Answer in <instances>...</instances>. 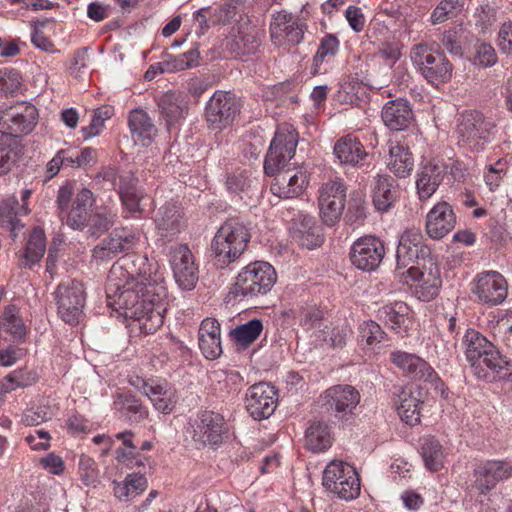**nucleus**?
I'll list each match as a JSON object with an SVG mask.
<instances>
[{"instance_id":"1","label":"nucleus","mask_w":512,"mask_h":512,"mask_svg":"<svg viewBox=\"0 0 512 512\" xmlns=\"http://www.w3.org/2000/svg\"><path fill=\"white\" fill-rule=\"evenodd\" d=\"M156 264L147 256L127 254L108 273L106 294L109 305L125 318L142 321L154 332L164 323L167 289Z\"/></svg>"},{"instance_id":"2","label":"nucleus","mask_w":512,"mask_h":512,"mask_svg":"<svg viewBox=\"0 0 512 512\" xmlns=\"http://www.w3.org/2000/svg\"><path fill=\"white\" fill-rule=\"evenodd\" d=\"M461 345L471 371L478 379L492 382L509 374L507 358L479 331L468 328Z\"/></svg>"},{"instance_id":"3","label":"nucleus","mask_w":512,"mask_h":512,"mask_svg":"<svg viewBox=\"0 0 512 512\" xmlns=\"http://www.w3.org/2000/svg\"><path fill=\"white\" fill-rule=\"evenodd\" d=\"M251 239L249 228L238 218L227 219L217 230L210 244L211 260L218 269L236 262Z\"/></svg>"},{"instance_id":"4","label":"nucleus","mask_w":512,"mask_h":512,"mask_svg":"<svg viewBox=\"0 0 512 512\" xmlns=\"http://www.w3.org/2000/svg\"><path fill=\"white\" fill-rule=\"evenodd\" d=\"M72 186L69 184L59 188L57 207L59 217L74 230H82L89 222L92 206L95 202L93 193L87 188L81 189L74 198Z\"/></svg>"},{"instance_id":"5","label":"nucleus","mask_w":512,"mask_h":512,"mask_svg":"<svg viewBox=\"0 0 512 512\" xmlns=\"http://www.w3.org/2000/svg\"><path fill=\"white\" fill-rule=\"evenodd\" d=\"M275 269L268 262L256 261L243 267L231 289L235 297L252 299L267 294L276 283Z\"/></svg>"},{"instance_id":"6","label":"nucleus","mask_w":512,"mask_h":512,"mask_svg":"<svg viewBox=\"0 0 512 512\" xmlns=\"http://www.w3.org/2000/svg\"><path fill=\"white\" fill-rule=\"evenodd\" d=\"M322 485L333 496L352 501L360 496V478L353 466L340 461H331L323 471Z\"/></svg>"},{"instance_id":"7","label":"nucleus","mask_w":512,"mask_h":512,"mask_svg":"<svg viewBox=\"0 0 512 512\" xmlns=\"http://www.w3.org/2000/svg\"><path fill=\"white\" fill-rule=\"evenodd\" d=\"M410 58L420 74L434 86L447 83L452 77L453 67L444 53L433 50L427 44L414 45Z\"/></svg>"},{"instance_id":"8","label":"nucleus","mask_w":512,"mask_h":512,"mask_svg":"<svg viewBox=\"0 0 512 512\" xmlns=\"http://www.w3.org/2000/svg\"><path fill=\"white\" fill-rule=\"evenodd\" d=\"M37 108L26 102L0 111V141L17 145V139L33 131L37 124Z\"/></svg>"},{"instance_id":"9","label":"nucleus","mask_w":512,"mask_h":512,"mask_svg":"<svg viewBox=\"0 0 512 512\" xmlns=\"http://www.w3.org/2000/svg\"><path fill=\"white\" fill-rule=\"evenodd\" d=\"M298 144V133L289 124L278 126L264 160V172L268 176L285 171L294 157Z\"/></svg>"},{"instance_id":"10","label":"nucleus","mask_w":512,"mask_h":512,"mask_svg":"<svg viewBox=\"0 0 512 512\" xmlns=\"http://www.w3.org/2000/svg\"><path fill=\"white\" fill-rule=\"evenodd\" d=\"M493 127V123L482 113L477 111L465 113L457 126L458 143L470 151H482L491 140Z\"/></svg>"},{"instance_id":"11","label":"nucleus","mask_w":512,"mask_h":512,"mask_svg":"<svg viewBox=\"0 0 512 512\" xmlns=\"http://www.w3.org/2000/svg\"><path fill=\"white\" fill-rule=\"evenodd\" d=\"M54 294L59 317L68 324L79 323L86 303L83 283L77 280L61 282Z\"/></svg>"},{"instance_id":"12","label":"nucleus","mask_w":512,"mask_h":512,"mask_svg":"<svg viewBox=\"0 0 512 512\" xmlns=\"http://www.w3.org/2000/svg\"><path fill=\"white\" fill-rule=\"evenodd\" d=\"M412 281L415 296L422 301H431L439 293L442 285L440 270L432 257L423 258L422 263L411 265L407 270Z\"/></svg>"},{"instance_id":"13","label":"nucleus","mask_w":512,"mask_h":512,"mask_svg":"<svg viewBox=\"0 0 512 512\" xmlns=\"http://www.w3.org/2000/svg\"><path fill=\"white\" fill-rule=\"evenodd\" d=\"M241 103L235 94L216 91L205 107V119L212 129H223L233 123L240 113Z\"/></svg>"},{"instance_id":"14","label":"nucleus","mask_w":512,"mask_h":512,"mask_svg":"<svg viewBox=\"0 0 512 512\" xmlns=\"http://www.w3.org/2000/svg\"><path fill=\"white\" fill-rule=\"evenodd\" d=\"M385 256V247L382 240L376 236L367 235L353 242L350 249L351 263L362 271H374L381 264Z\"/></svg>"},{"instance_id":"15","label":"nucleus","mask_w":512,"mask_h":512,"mask_svg":"<svg viewBox=\"0 0 512 512\" xmlns=\"http://www.w3.org/2000/svg\"><path fill=\"white\" fill-rule=\"evenodd\" d=\"M346 188L341 181H329L319 189L318 205L322 221L328 225L336 224L343 213Z\"/></svg>"},{"instance_id":"16","label":"nucleus","mask_w":512,"mask_h":512,"mask_svg":"<svg viewBox=\"0 0 512 512\" xmlns=\"http://www.w3.org/2000/svg\"><path fill=\"white\" fill-rule=\"evenodd\" d=\"M390 359L392 363L407 376L413 379L427 381L434 385L435 389L441 390L442 394L444 393L442 380L424 359L416 354L400 350L393 351L390 355Z\"/></svg>"},{"instance_id":"17","label":"nucleus","mask_w":512,"mask_h":512,"mask_svg":"<svg viewBox=\"0 0 512 512\" xmlns=\"http://www.w3.org/2000/svg\"><path fill=\"white\" fill-rule=\"evenodd\" d=\"M192 439L200 446H216L222 442L224 418L213 411H201L191 421Z\"/></svg>"},{"instance_id":"18","label":"nucleus","mask_w":512,"mask_h":512,"mask_svg":"<svg viewBox=\"0 0 512 512\" xmlns=\"http://www.w3.org/2000/svg\"><path fill=\"white\" fill-rule=\"evenodd\" d=\"M170 263L179 287L183 290H192L198 281V267L189 247L184 244L172 246Z\"/></svg>"},{"instance_id":"19","label":"nucleus","mask_w":512,"mask_h":512,"mask_svg":"<svg viewBox=\"0 0 512 512\" xmlns=\"http://www.w3.org/2000/svg\"><path fill=\"white\" fill-rule=\"evenodd\" d=\"M246 409L255 420L269 418L278 403V393L274 386L260 382L246 392Z\"/></svg>"},{"instance_id":"20","label":"nucleus","mask_w":512,"mask_h":512,"mask_svg":"<svg viewBox=\"0 0 512 512\" xmlns=\"http://www.w3.org/2000/svg\"><path fill=\"white\" fill-rule=\"evenodd\" d=\"M474 486L480 494L486 495L496 485L512 476V464L504 460H486L478 463L473 470Z\"/></svg>"},{"instance_id":"21","label":"nucleus","mask_w":512,"mask_h":512,"mask_svg":"<svg viewBox=\"0 0 512 512\" xmlns=\"http://www.w3.org/2000/svg\"><path fill=\"white\" fill-rule=\"evenodd\" d=\"M428 257L429 251L423 245V235L419 230L409 229L401 234L396 251L397 270L409 268L414 262L418 265Z\"/></svg>"},{"instance_id":"22","label":"nucleus","mask_w":512,"mask_h":512,"mask_svg":"<svg viewBox=\"0 0 512 512\" xmlns=\"http://www.w3.org/2000/svg\"><path fill=\"white\" fill-rule=\"evenodd\" d=\"M508 285L505 278L496 271L479 274L473 293L480 302L490 306L501 304L507 297Z\"/></svg>"},{"instance_id":"23","label":"nucleus","mask_w":512,"mask_h":512,"mask_svg":"<svg viewBox=\"0 0 512 512\" xmlns=\"http://www.w3.org/2000/svg\"><path fill=\"white\" fill-rule=\"evenodd\" d=\"M324 405L338 418L352 415L360 402V393L351 385H335L324 392Z\"/></svg>"},{"instance_id":"24","label":"nucleus","mask_w":512,"mask_h":512,"mask_svg":"<svg viewBox=\"0 0 512 512\" xmlns=\"http://www.w3.org/2000/svg\"><path fill=\"white\" fill-rule=\"evenodd\" d=\"M447 174L445 160L432 158L422 163L416 178V189L420 199H429L438 189Z\"/></svg>"},{"instance_id":"25","label":"nucleus","mask_w":512,"mask_h":512,"mask_svg":"<svg viewBox=\"0 0 512 512\" xmlns=\"http://www.w3.org/2000/svg\"><path fill=\"white\" fill-rule=\"evenodd\" d=\"M271 192L279 198H294L299 196L308 184L306 172L299 168H287L274 175Z\"/></svg>"},{"instance_id":"26","label":"nucleus","mask_w":512,"mask_h":512,"mask_svg":"<svg viewBox=\"0 0 512 512\" xmlns=\"http://www.w3.org/2000/svg\"><path fill=\"white\" fill-rule=\"evenodd\" d=\"M455 224V213L446 201L435 204L426 216V232L432 239H442L454 229Z\"/></svg>"},{"instance_id":"27","label":"nucleus","mask_w":512,"mask_h":512,"mask_svg":"<svg viewBox=\"0 0 512 512\" xmlns=\"http://www.w3.org/2000/svg\"><path fill=\"white\" fill-rule=\"evenodd\" d=\"M113 409L119 420L130 424L141 423L149 416L148 408L131 391L117 393L114 396Z\"/></svg>"},{"instance_id":"28","label":"nucleus","mask_w":512,"mask_h":512,"mask_svg":"<svg viewBox=\"0 0 512 512\" xmlns=\"http://www.w3.org/2000/svg\"><path fill=\"white\" fill-rule=\"evenodd\" d=\"M381 117L385 126L393 131L407 129L414 120L410 104L403 98L386 102L382 108Z\"/></svg>"},{"instance_id":"29","label":"nucleus","mask_w":512,"mask_h":512,"mask_svg":"<svg viewBox=\"0 0 512 512\" xmlns=\"http://www.w3.org/2000/svg\"><path fill=\"white\" fill-rule=\"evenodd\" d=\"M145 396L158 412L170 414L178 402L177 389L164 379H151Z\"/></svg>"},{"instance_id":"30","label":"nucleus","mask_w":512,"mask_h":512,"mask_svg":"<svg viewBox=\"0 0 512 512\" xmlns=\"http://www.w3.org/2000/svg\"><path fill=\"white\" fill-rule=\"evenodd\" d=\"M128 126L135 143L148 146L157 135V127L148 113L137 108L129 113Z\"/></svg>"},{"instance_id":"31","label":"nucleus","mask_w":512,"mask_h":512,"mask_svg":"<svg viewBox=\"0 0 512 512\" xmlns=\"http://www.w3.org/2000/svg\"><path fill=\"white\" fill-rule=\"evenodd\" d=\"M389 157L388 168L398 177L409 176L414 168V159L408 146L396 139H390L387 143Z\"/></svg>"},{"instance_id":"32","label":"nucleus","mask_w":512,"mask_h":512,"mask_svg":"<svg viewBox=\"0 0 512 512\" xmlns=\"http://www.w3.org/2000/svg\"><path fill=\"white\" fill-rule=\"evenodd\" d=\"M373 185V203L377 210H389L399 196L397 181L390 175H377Z\"/></svg>"},{"instance_id":"33","label":"nucleus","mask_w":512,"mask_h":512,"mask_svg":"<svg viewBox=\"0 0 512 512\" xmlns=\"http://www.w3.org/2000/svg\"><path fill=\"white\" fill-rule=\"evenodd\" d=\"M155 223L162 238H173L183 227L182 212L175 203H166L159 209Z\"/></svg>"},{"instance_id":"34","label":"nucleus","mask_w":512,"mask_h":512,"mask_svg":"<svg viewBox=\"0 0 512 512\" xmlns=\"http://www.w3.org/2000/svg\"><path fill=\"white\" fill-rule=\"evenodd\" d=\"M158 106L168 130L182 120L188 112V102L181 93L168 92L164 94L160 98Z\"/></svg>"},{"instance_id":"35","label":"nucleus","mask_w":512,"mask_h":512,"mask_svg":"<svg viewBox=\"0 0 512 512\" xmlns=\"http://www.w3.org/2000/svg\"><path fill=\"white\" fill-rule=\"evenodd\" d=\"M334 154L341 164L357 166L368 156L364 146L351 134L341 137L334 145Z\"/></svg>"},{"instance_id":"36","label":"nucleus","mask_w":512,"mask_h":512,"mask_svg":"<svg viewBox=\"0 0 512 512\" xmlns=\"http://www.w3.org/2000/svg\"><path fill=\"white\" fill-rule=\"evenodd\" d=\"M30 209L26 204H20L16 197L12 196L4 200L0 205V223L11 232L13 238L17 237V231L23 228L19 216H26Z\"/></svg>"},{"instance_id":"37","label":"nucleus","mask_w":512,"mask_h":512,"mask_svg":"<svg viewBox=\"0 0 512 512\" xmlns=\"http://www.w3.org/2000/svg\"><path fill=\"white\" fill-rule=\"evenodd\" d=\"M147 486L148 482L144 474L140 471L133 472L121 482L113 481V493L118 500L128 502L143 493Z\"/></svg>"},{"instance_id":"38","label":"nucleus","mask_w":512,"mask_h":512,"mask_svg":"<svg viewBox=\"0 0 512 512\" xmlns=\"http://www.w3.org/2000/svg\"><path fill=\"white\" fill-rule=\"evenodd\" d=\"M418 396L419 392L415 393L408 388L402 389L398 394L397 413L409 425L417 424L420 421L421 401Z\"/></svg>"},{"instance_id":"39","label":"nucleus","mask_w":512,"mask_h":512,"mask_svg":"<svg viewBox=\"0 0 512 512\" xmlns=\"http://www.w3.org/2000/svg\"><path fill=\"white\" fill-rule=\"evenodd\" d=\"M306 447L313 452H321L332 444L330 426L324 421H314L306 430Z\"/></svg>"},{"instance_id":"40","label":"nucleus","mask_w":512,"mask_h":512,"mask_svg":"<svg viewBox=\"0 0 512 512\" xmlns=\"http://www.w3.org/2000/svg\"><path fill=\"white\" fill-rule=\"evenodd\" d=\"M378 314L385 325L396 333H401L407 321L408 306L404 302H395L381 307Z\"/></svg>"},{"instance_id":"41","label":"nucleus","mask_w":512,"mask_h":512,"mask_svg":"<svg viewBox=\"0 0 512 512\" xmlns=\"http://www.w3.org/2000/svg\"><path fill=\"white\" fill-rule=\"evenodd\" d=\"M39 379L34 369L27 367L14 370L0 381V390L4 393L11 392L17 388H24L36 383Z\"/></svg>"},{"instance_id":"42","label":"nucleus","mask_w":512,"mask_h":512,"mask_svg":"<svg viewBox=\"0 0 512 512\" xmlns=\"http://www.w3.org/2000/svg\"><path fill=\"white\" fill-rule=\"evenodd\" d=\"M298 241L301 246L308 249H313L323 243V234L321 228L315 225L313 218L310 216H303L301 227L297 230Z\"/></svg>"},{"instance_id":"43","label":"nucleus","mask_w":512,"mask_h":512,"mask_svg":"<svg viewBox=\"0 0 512 512\" xmlns=\"http://www.w3.org/2000/svg\"><path fill=\"white\" fill-rule=\"evenodd\" d=\"M259 47V39L255 31L239 32L227 44V48L236 57L254 54Z\"/></svg>"},{"instance_id":"44","label":"nucleus","mask_w":512,"mask_h":512,"mask_svg":"<svg viewBox=\"0 0 512 512\" xmlns=\"http://www.w3.org/2000/svg\"><path fill=\"white\" fill-rule=\"evenodd\" d=\"M46 250V238L41 228H34L26 244L24 259L25 265L31 267L38 263Z\"/></svg>"},{"instance_id":"45","label":"nucleus","mask_w":512,"mask_h":512,"mask_svg":"<svg viewBox=\"0 0 512 512\" xmlns=\"http://www.w3.org/2000/svg\"><path fill=\"white\" fill-rule=\"evenodd\" d=\"M465 0H441L430 14L433 25L444 23L456 18L464 10Z\"/></svg>"},{"instance_id":"46","label":"nucleus","mask_w":512,"mask_h":512,"mask_svg":"<svg viewBox=\"0 0 512 512\" xmlns=\"http://www.w3.org/2000/svg\"><path fill=\"white\" fill-rule=\"evenodd\" d=\"M262 330V321L254 318L245 324L237 326L232 330L231 335L238 345L246 348L259 337Z\"/></svg>"},{"instance_id":"47","label":"nucleus","mask_w":512,"mask_h":512,"mask_svg":"<svg viewBox=\"0 0 512 512\" xmlns=\"http://www.w3.org/2000/svg\"><path fill=\"white\" fill-rule=\"evenodd\" d=\"M425 467L430 471H437L443 465V451L439 441L426 439L421 448Z\"/></svg>"},{"instance_id":"48","label":"nucleus","mask_w":512,"mask_h":512,"mask_svg":"<svg viewBox=\"0 0 512 512\" xmlns=\"http://www.w3.org/2000/svg\"><path fill=\"white\" fill-rule=\"evenodd\" d=\"M0 328L10 333L14 338H22L25 335V326L17 316V308L14 305L5 308L0 317Z\"/></svg>"},{"instance_id":"49","label":"nucleus","mask_w":512,"mask_h":512,"mask_svg":"<svg viewBox=\"0 0 512 512\" xmlns=\"http://www.w3.org/2000/svg\"><path fill=\"white\" fill-rule=\"evenodd\" d=\"M121 253L118 244V234L114 229L106 238H104L92 251L94 259L99 261H108Z\"/></svg>"},{"instance_id":"50","label":"nucleus","mask_w":512,"mask_h":512,"mask_svg":"<svg viewBox=\"0 0 512 512\" xmlns=\"http://www.w3.org/2000/svg\"><path fill=\"white\" fill-rule=\"evenodd\" d=\"M78 474L82 483L95 487L100 481V471L95 460L87 455H81L78 463Z\"/></svg>"},{"instance_id":"51","label":"nucleus","mask_w":512,"mask_h":512,"mask_svg":"<svg viewBox=\"0 0 512 512\" xmlns=\"http://www.w3.org/2000/svg\"><path fill=\"white\" fill-rule=\"evenodd\" d=\"M211 379L217 383L215 389L222 393H230L236 391L241 382V376L236 371H214L212 373Z\"/></svg>"},{"instance_id":"52","label":"nucleus","mask_w":512,"mask_h":512,"mask_svg":"<svg viewBox=\"0 0 512 512\" xmlns=\"http://www.w3.org/2000/svg\"><path fill=\"white\" fill-rule=\"evenodd\" d=\"M385 332L380 325L372 320L365 321L359 326V338L368 346H376L385 339Z\"/></svg>"},{"instance_id":"53","label":"nucleus","mask_w":512,"mask_h":512,"mask_svg":"<svg viewBox=\"0 0 512 512\" xmlns=\"http://www.w3.org/2000/svg\"><path fill=\"white\" fill-rule=\"evenodd\" d=\"M339 41L334 35H326L322 40L314 56V64L316 67L325 61H330L338 52Z\"/></svg>"},{"instance_id":"54","label":"nucleus","mask_w":512,"mask_h":512,"mask_svg":"<svg viewBox=\"0 0 512 512\" xmlns=\"http://www.w3.org/2000/svg\"><path fill=\"white\" fill-rule=\"evenodd\" d=\"M109 108H100L94 112L91 123L87 127L82 128L83 138L85 140L99 135L104 126V122L111 117Z\"/></svg>"},{"instance_id":"55","label":"nucleus","mask_w":512,"mask_h":512,"mask_svg":"<svg viewBox=\"0 0 512 512\" xmlns=\"http://www.w3.org/2000/svg\"><path fill=\"white\" fill-rule=\"evenodd\" d=\"M21 85V75L15 69L0 70V93L12 94L19 89Z\"/></svg>"},{"instance_id":"56","label":"nucleus","mask_w":512,"mask_h":512,"mask_svg":"<svg viewBox=\"0 0 512 512\" xmlns=\"http://www.w3.org/2000/svg\"><path fill=\"white\" fill-rule=\"evenodd\" d=\"M121 253L134 249L140 240V233L129 227L116 228Z\"/></svg>"},{"instance_id":"57","label":"nucleus","mask_w":512,"mask_h":512,"mask_svg":"<svg viewBox=\"0 0 512 512\" xmlns=\"http://www.w3.org/2000/svg\"><path fill=\"white\" fill-rule=\"evenodd\" d=\"M17 145L0 141V175L6 174L15 164L17 159Z\"/></svg>"},{"instance_id":"58","label":"nucleus","mask_w":512,"mask_h":512,"mask_svg":"<svg viewBox=\"0 0 512 512\" xmlns=\"http://www.w3.org/2000/svg\"><path fill=\"white\" fill-rule=\"evenodd\" d=\"M45 21H37L34 22L33 31L31 33V42L34 46H36L38 49L48 52V53H55L58 50L56 49L53 42L47 38L44 33L40 30V28L45 26Z\"/></svg>"},{"instance_id":"59","label":"nucleus","mask_w":512,"mask_h":512,"mask_svg":"<svg viewBox=\"0 0 512 512\" xmlns=\"http://www.w3.org/2000/svg\"><path fill=\"white\" fill-rule=\"evenodd\" d=\"M199 348L207 359H217L222 354L221 338L198 336Z\"/></svg>"},{"instance_id":"60","label":"nucleus","mask_w":512,"mask_h":512,"mask_svg":"<svg viewBox=\"0 0 512 512\" xmlns=\"http://www.w3.org/2000/svg\"><path fill=\"white\" fill-rule=\"evenodd\" d=\"M496 61V52L490 44L479 43L476 45L474 64L482 67H491L496 63Z\"/></svg>"},{"instance_id":"61","label":"nucleus","mask_w":512,"mask_h":512,"mask_svg":"<svg viewBox=\"0 0 512 512\" xmlns=\"http://www.w3.org/2000/svg\"><path fill=\"white\" fill-rule=\"evenodd\" d=\"M137 449L117 448L115 451L117 461L133 469L136 467H144V458L136 452Z\"/></svg>"},{"instance_id":"62","label":"nucleus","mask_w":512,"mask_h":512,"mask_svg":"<svg viewBox=\"0 0 512 512\" xmlns=\"http://www.w3.org/2000/svg\"><path fill=\"white\" fill-rule=\"evenodd\" d=\"M292 14L286 12H277L273 15V21L270 24V32L271 37L278 38V36H282V31L287 30V26L295 21Z\"/></svg>"},{"instance_id":"63","label":"nucleus","mask_w":512,"mask_h":512,"mask_svg":"<svg viewBox=\"0 0 512 512\" xmlns=\"http://www.w3.org/2000/svg\"><path fill=\"white\" fill-rule=\"evenodd\" d=\"M441 44L449 53L456 56L462 55V46L456 29L444 31L441 37Z\"/></svg>"},{"instance_id":"64","label":"nucleus","mask_w":512,"mask_h":512,"mask_svg":"<svg viewBox=\"0 0 512 512\" xmlns=\"http://www.w3.org/2000/svg\"><path fill=\"white\" fill-rule=\"evenodd\" d=\"M497 45L505 54H512V21L504 22L498 32Z\"/></svg>"}]
</instances>
